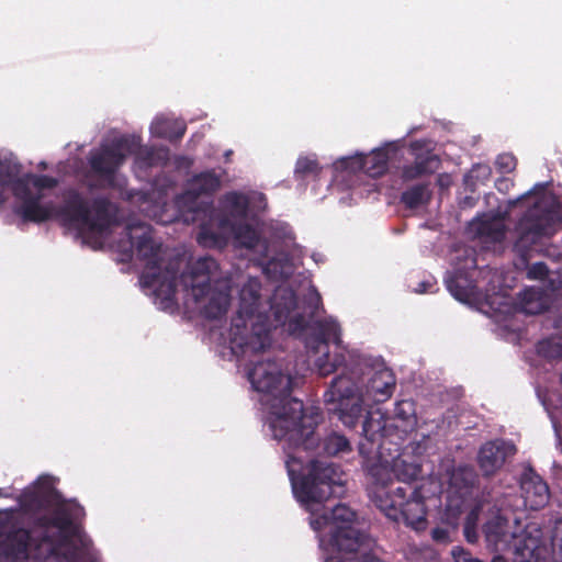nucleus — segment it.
<instances>
[{
    "label": "nucleus",
    "mask_w": 562,
    "mask_h": 562,
    "mask_svg": "<svg viewBox=\"0 0 562 562\" xmlns=\"http://www.w3.org/2000/svg\"><path fill=\"white\" fill-rule=\"evenodd\" d=\"M134 167L140 171H147L153 167H162L169 161L167 147L140 146L134 140L133 153Z\"/></svg>",
    "instance_id": "nucleus-22"
},
{
    "label": "nucleus",
    "mask_w": 562,
    "mask_h": 562,
    "mask_svg": "<svg viewBox=\"0 0 562 562\" xmlns=\"http://www.w3.org/2000/svg\"><path fill=\"white\" fill-rule=\"evenodd\" d=\"M436 283H432L430 281H423L419 283L418 288L416 289V292L418 293H428V292H434V288H435Z\"/></svg>",
    "instance_id": "nucleus-45"
},
{
    "label": "nucleus",
    "mask_w": 562,
    "mask_h": 562,
    "mask_svg": "<svg viewBox=\"0 0 562 562\" xmlns=\"http://www.w3.org/2000/svg\"><path fill=\"white\" fill-rule=\"evenodd\" d=\"M505 216L501 213L482 214L469 224L470 232L477 238L492 243H501L506 233Z\"/></svg>",
    "instance_id": "nucleus-17"
},
{
    "label": "nucleus",
    "mask_w": 562,
    "mask_h": 562,
    "mask_svg": "<svg viewBox=\"0 0 562 562\" xmlns=\"http://www.w3.org/2000/svg\"><path fill=\"white\" fill-rule=\"evenodd\" d=\"M537 352L551 360L562 358V335L539 341L537 344Z\"/></svg>",
    "instance_id": "nucleus-32"
},
{
    "label": "nucleus",
    "mask_w": 562,
    "mask_h": 562,
    "mask_svg": "<svg viewBox=\"0 0 562 562\" xmlns=\"http://www.w3.org/2000/svg\"><path fill=\"white\" fill-rule=\"evenodd\" d=\"M531 194V191L527 192L526 194H522L521 196H519L518 199L514 200V201H510V205H516L518 204L519 202H521L522 200H525L528 195Z\"/></svg>",
    "instance_id": "nucleus-47"
},
{
    "label": "nucleus",
    "mask_w": 562,
    "mask_h": 562,
    "mask_svg": "<svg viewBox=\"0 0 562 562\" xmlns=\"http://www.w3.org/2000/svg\"><path fill=\"white\" fill-rule=\"evenodd\" d=\"M261 283L257 279H249L239 293V308L232 319V340L244 355H257L271 346L270 331L272 328L288 324L291 335H301L310 328L305 345L312 353L323 352L315 361L319 376H328L342 368L339 375L333 379L324 394V401L330 405L338 419L348 428H353L362 420V436L371 443L383 437L384 425L371 416H364L363 398L357 382L345 373L346 357L338 352L330 357L329 342L339 346L341 329L333 318L310 321L303 313L296 312L299 307L296 293L289 286H278L270 297L271 316L260 312Z\"/></svg>",
    "instance_id": "nucleus-1"
},
{
    "label": "nucleus",
    "mask_w": 562,
    "mask_h": 562,
    "mask_svg": "<svg viewBox=\"0 0 562 562\" xmlns=\"http://www.w3.org/2000/svg\"><path fill=\"white\" fill-rule=\"evenodd\" d=\"M254 389L270 395L268 401L273 438L284 440L290 448L319 449V454L334 457L349 452V440L340 434L330 432L322 440L315 437L316 420L304 414L303 402L291 396L293 379L284 373L282 366L269 358L256 361L248 372Z\"/></svg>",
    "instance_id": "nucleus-3"
},
{
    "label": "nucleus",
    "mask_w": 562,
    "mask_h": 562,
    "mask_svg": "<svg viewBox=\"0 0 562 562\" xmlns=\"http://www.w3.org/2000/svg\"><path fill=\"white\" fill-rule=\"evenodd\" d=\"M252 201H258L266 206V195L260 192H252L250 195L238 191L227 192L222 200L226 215L231 218L244 220L248 215L249 206Z\"/></svg>",
    "instance_id": "nucleus-21"
},
{
    "label": "nucleus",
    "mask_w": 562,
    "mask_h": 562,
    "mask_svg": "<svg viewBox=\"0 0 562 562\" xmlns=\"http://www.w3.org/2000/svg\"><path fill=\"white\" fill-rule=\"evenodd\" d=\"M482 531L487 544L495 547V549L507 546L510 539L514 538L508 519L501 514L490 517L484 522Z\"/></svg>",
    "instance_id": "nucleus-23"
},
{
    "label": "nucleus",
    "mask_w": 562,
    "mask_h": 562,
    "mask_svg": "<svg viewBox=\"0 0 562 562\" xmlns=\"http://www.w3.org/2000/svg\"><path fill=\"white\" fill-rule=\"evenodd\" d=\"M389 150L386 148H378L372 150L369 155H359L349 158L347 167L352 170H361L372 178L383 176L389 169Z\"/></svg>",
    "instance_id": "nucleus-20"
},
{
    "label": "nucleus",
    "mask_w": 562,
    "mask_h": 562,
    "mask_svg": "<svg viewBox=\"0 0 562 562\" xmlns=\"http://www.w3.org/2000/svg\"><path fill=\"white\" fill-rule=\"evenodd\" d=\"M491 562H508L503 555H494Z\"/></svg>",
    "instance_id": "nucleus-48"
},
{
    "label": "nucleus",
    "mask_w": 562,
    "mask_h": 562,
    "mask_svg": "<svg viewBox=\"0 0 562 562\" xmlns=\"http://www.w3.org/2000/svg\"><path fill=\"white\" fill-rule=\"evenodd\" d=\"M86 510L75 499H61L36 516L33 531L9 516L0 519V562H97L85 532Z\"/></svg>",
    "instance_id": "nucleus-2"
},
{
    "label": "nucleus",
    "mask_w": 562,
    "mask_h": 562,
    "mask_svg": "<svg viewBox=\"0 0 562 562\" xmlns=\"http://www.w3.org/2000/svg\"><path fill=\"white\" fill-rule=\"evenodd\" d=\"M7 495L4 494L3 490L0 488V497H5Z\"/></svg>",
    "instance_id": "nucleus-50"
},
{
    "label": "nucleus",
    "mask_w": 562,
    "mask_h": 562,
    "mask_svg": "<svg viewBox=\"0 0 562 562\" xmlns=\"http://www.w3.org/2000/svg\"><path fill=\"white\" fill-rule=\"evenodd\" d=\"M322 168L318 161L311 157H299L294 168V176L297 180H303L307 177H317Z\"/></svg>",
    "instance_id": "nucleus-34"
},
{
    "label": "nucleus",
    "mask_w": 562,
    "mask_h": 562,
    "mask_svg": "<svg viewBox=\"0 0 562 562\" xmlns=\"http://www.w3.org/2000/svg\"><path fill=\"white\" fill-rule=\"evenodd\" d=\"M477 481V474L474 469L469 467H459L451 476L453 485L469 488L474 486Z\"/></svg>",
    "instance_id": "nucleus-35"
},
{
    "label": "nucleus",
    "mask_w": 562,
    "mask_h": 562,
    "mask_svg": "<svg viewBox=\"0 0 562 562\" xmlns=\"http://www.w3.org/2000/svg\"><path fill=\"white\" fill-rule=\"evenodd\" d=\"M57 216L65 226L79 229L88 228L90 207L80 192L70 190L65 195L64 203L57 211Z\"/></svg>",
    "instance_id": "nucleus-16"
},
{
    "label": "nucleus",
    "mask_w": 562,
    "mask_h": 562,
    "mask_svg": "<svg viewBox=\"0 0 562 562\" xmlns=\"http://www.w3.org/2000/svg\"><path fill=\"white\" fill-rule=\"evenodd\" d=\"M479 512L472 509L465 517L463 535L469 543H475L479 539L477 532Z\"/></svg>",
    "instance_id": "nucleus-37"
},
{
    "label": "nucleus",
    "mask_w": 562,
    "mask_h": 562,
    "mask_svg": "<svg viewBox=\"0 0 562 562\" xmlns=\"http://www.w3.org/2000/svg\"><path fill=\"white\" fill-rule=\"evenodd\" d=\"M363 447H364V445H363V443H360V445H359V451H360V453H363Z\"/></svg>",
    "instance_id": "nucleus-49"
},
{
    "label": "nucleus",
    "mask_w": 562,
    "mask_h": 562,
    "mask_svg": "<svg viewBox=\"0 0 562 562\" xmlns=\"http://www.w3.org/2000/svg\"><path fill=\"white\" fill-rule=\"evenodd\" d=\"M285 467L294 496L303 505L323 503L342 486L340 467L331 461L311 460L306 472L300 473L302 462L289 454Z\"/></svg>",
    "instance_id": "nucleus-6"
},
{
    "label": "nucleus",
    "mask_w": 562,
    "mask_h": 562,
    "mask_svg": "<svg viewBox=\"0 0 562 562\" xmlns=\"http://www.w3.org/2000/svg\"><path fill=\"white\" fill-rule=\"evenodd\" d=\"M58 180L47 175H40L33 177V186L38 190L54 189L57 187Z\"/></svg>",
    "instance_id": "nucleus-42"
},
{
    "label": "nucleus",
    "mask_w": 562,
    "mask_h": 562,
    "mask_svg": "<svg viewBox=\"0 0 562 562\" xmlns=\"http://www.w3.org/2000/svg\"><path fill=\"white\" fill-rule=\"evenodd\" d=\"M430 200L427 183L412 186L401 194V202L409 210H415Z\"/></svg>",
    "instance_id": "nucleus-30"
},
{
    "label": "nucleus",
    "mask_w": 562,
    "mask_h": 562,
    "mask_svg": "<svg viewBox=\"0 0 562 562\" xmlns=\"http://www.w3.org/2000/svg\"><path fill=\"white\" fill-rule=\"evenodd\" d=\"M551 544L559 562H562V519L557 520L551 535Z\"/></svg>",
    "instance_id": "nucleus-40"
},
{
    "label": "nucleus",
    "mask_w": 562,
    "mask_h": 562,
    "mask_svg": "<svg viewBox=\"0 0 562 562\" xmlns=\"http://www.w3.org/2000/svg\"><path fill=\"white\" fill-rule=\"evenodd\" d=\"M519 483L526 507L531 510H538L549 503V486L531 467L525 468Z\"/></svg>",
    "instance_id": "nucleus-14"
},
{
    "label": "nucleus",
    "mask_w": 562,
    "mask_h": 562,
    "mask_svg": "<svg viewBox=\"0 0 562 562\" xmlns=\"http://www.w3.org/2000/svg\"><path fill=\"white\" fill-rule=\"evenodd\" d=\"M395 389L394 375L389 371L375 372L369 380L367 391L376 403L389 400Z\"/></svg>",
    "instance_id": "nucleus-24"
},
{
    "label": "nucleus",
    "mask_w": 562,
    "mask_h": 562,
    "mask_svg": "<svg viewBox=\"0 0 562 562\" xmlns=\"http://www.w3.org/2000/svg\"><path fill=\"white\" fill-rule=\"evenodd\" d=\"M562 223V203L551 195L542 194L518 220L514 233V251L524 263L531 250L551 238Z\"/></svg>",
    "instance_id": "nucleus-7"
},
{
    "label": "nucleus",
    "mask_w": 562,
    "mask_h": 562,
    "mask_svg": "<svg viewBox=\"0 0 562 562\" xmlns=\"http://www.w3.org/2000/svg\"><path fill=\"white\" fill-rule=\"evenodd\" d=\"M218 266L212 257H202L191 263L178 280L187 290L190 289L195 303L207 297L201 314L207 319L222 318L228 308L231 295L228 290H216L211 286L212 274Z\"/></svg>",
    "instance_id": "nucleus-8"
},
{
    "label": "nucleus",
    "mask_w": 562,
    "mask_h": 562,
    "mask_svg": "<svg viewBox=\"0 0 562 562\" xmlns=\"http://www.w3.org/2000/svg\"><path fill=\"white\" fill-rule=\"evenodd\" d=\"M19 171L16 165L7 160H0V206L7 200L5 191L8 187L13 183V194L21 201L13 209V212L25 223H43L49 220L52 215L50 209L41 204L43 195L41 193L34 194L23 180H15Z\"/></svg>",
    "instance_id": "nucleus-9"
},
{
    "label": "nucleus",
    "mask_w": 562,
    "mask_h": 562,
    "mask_svg": "<svg viewBox=\"0 0 562 562\" xmlns=\"http://www.w3.org/2000/svg\"><path fill=\"white\" fill-rule=\"evenodd\" d=\"M496 168L503 173H509L517 167V158L509 153H504L497 156L495 161Z\"/></svg>",
    "instance_id": "nucleus-39"
},
{
    "label": "nucleus",
    "mask_w": 562,
    "mask_h": 562,
    "mask_svg": "<svg viewBox=\"0 0 562 562\" xmlns=\"http://www.w3.org/2000/svg\"><path fill=\"white\" fill-rule=\"evenodd\" d=\"M457 525L449 521V526H437L431 529L430 535L434 542L438 544H448L451 542V531Z\"/></svg>",
    "instance_id": "nucleus-38"
},
{
    "label": "nucleus",
    "mask_w": 562,
    "mask_h": 562,
    "mask_svg": "<svg viewBox=\"0 0 562 562\" xmlns=\"http://www.w3.org/2000/svg\"><path fill=\"white\" fill-rule=\"evenodd\" d=\"M513 186H514V182L507 178H501L496 181V188L501 192L507 191Z\"/></svg>",
    "instance_id": "nucleus-44"
},
{
    "label": "nucleus",
    "mask_w": 562,
    "mask_h": 562,
    "mask_svg": "<svg viewBox=\"0 0 562 562\" xmlns=\"http://www.w3.org/2000/svg\"><path fill=\"white\" fill-rule=\"evenodd\" d=\"M133 146L134 138L123 136L90 151L88 156L89 170L91 176L98 180V188H120L117 172L127 156L133 153Z\"/></svg>",
    "instance_id": "nucleus-10"
},
{
    "label": "nucleus",
    "mask_w": 562,
    "mask_h": 562,
    "mask_svg": "<svg viewBox=\"0 0 562 562\" xmlns=\"http://www.w3.org/2000/svg\"><path fill=\"white\" fill-rule=\"evenodd\" d=\"M125 231L137 258L145 262L139 277L142 286L154 289L158 295L165 294L166 299L175 296L182 260L175 257L162 266L166 251L162 243L154 238V229L149 224L131 221Z\"/></svg>",
    "instance_id": "nucleus-4"
},
{
    "label": "nucleus",
    "mask_w": 562,
    "mask_h": 562,
    "mask_svg": "<svg viewBox=\"0 0 562 562\" xmlns=\"http://www.w3.org/2000/svg\"><path fill=\"white\" fill-rule=\"evenodd\" d=\"M514 562H531L537 557L540 539L531 536L516 537L514 535Z\"/></svg>",
    "instance_id": "nucleus-29"
},
{
    "label": "nucleus",
    "mask_w": 562,
    "mask_h": 562,
    "mask_svg": "<svg viewBox=\"0 0 562 562\" xmlns=\"http://www.w3.org/2000/svg\"><path fill=\"white\" fill-rule=\"evenodd\" d=\"M221 187V178L214 170H206L195 175L190 183V190L195 196L213 194Z\"/></svg>",
    "instance_id": "nucleus-28"
},
{
    "label": "nucleus",
    "mask_w": 562,
    "mask_h": 562,
    "mask_svg": "<svg viewBox=\"0 0 562 562\" xmlns=\"http://www.w3.org/2000/svg\"><path fill=\"white\" fill-rule=\"evenodd\" d=\"M321 304V296L318 294L314 295V296H311L307 301V305H308V308H310V317H314V315L316 314L317 310H318V306Z\"/></svg>",
    "instance_id": "nucleus-43"
},
{
    "label": "nucleus",
    "mask_w": 562,
    "mask_h": 562,
    "mask_svg": "<svg viewBox=\"0 0 562 562\" xmlns=\"http://www.w3.org/2000/svg\"><path fill=\"white\" fill-rule=\"evenodd\" d=\"M549 269L544 262H536L531 265L527 271L530 280H543L548 277Z\"/></svg>",
    "instance_id": "nucleus-41"
},
{
    "label": "nucleus",
    "mask_w": 562,
    "mask_h": 562,
    "mask_svg": "<svg viewBox=\"0 0 562 562\" xmlns=\"http://www.w3.org/2000/svg\"><path fill=\"white\" fill-rule=\"evenodd\" d=\"M392 472L398 482L406 484L405 487H412L411 484L420 476L422 465L414 461H407L403 457L393 460Z\"/></svg>",
    "instance_id": "nucleus-27"
},
{
    "label": "nucleus",
    "mask_w": 562,
    "mask_h": 562,
    "mask_svg": "<svg viewBox=\"0 0 562 562\" xmlns=\"http://www.w3.org/2000/svg\"><path fill=\"white\" fill-rule=\"evenodd\" d=\"M234 222L226 213L214 211L199 226L196 243L204 248L223 249L232 237Z\"/></svg>",
    "instance_id": "nucleus-12"
},
{
    "label": "nucleus",
    "mask_w": 562,
    "mask_h": 562,
    "mask_svg": "<svg viewBox=\"0 0 562 562\" xmlns=\"http://www.w3.org/2000/svg\"><path fill=\"white\" fill-rule=\"evenodd\" d=\"M526 311H527L528 313H536V311H532V310H531V308H529L528 306H526Z\"/></svg>",
    "instance_id": "nucleus-51"
},
{
    "label": "nucleus",
    "mask_w": 562,
    "mask_h": 562,
    "mask_svg": "<svg viewBox=\"0 0 562 562\" xmlns=\"http://www.w3.org/2000/svg\"><path fill=\"white\" fill-rule=\"evenodd\" d=\"M367 549L368 548H362V550ZM358 552L359 550L353 553H346L345 551L336 552L328 557L325 562H384L372 552L363 551L359 557L357 555Z\"/></svg>",
    "instance_id": "nucleus-33"
},
{
    "label": "nucleus",
    "mask_w": 562,
    "mask_h": 562,
    "mask_svg": "<svg viewBox=\"0 0 562 562\" xmlns=\"http://www.w3.org/2000/svg\"><path fill=\"white\" fill-rule=\"evenodd\" d=\"M393 418L397 422V428L403 431L414 429L417 425L416 405L413 400L397 401L393 409Z\"/></svg>",
    "instance_id": "nucleus-26"
},
{
    "label": "nucleus",
    "mask_w": 562,
    "mask_h": 562,
    "mask_svg": "<svg viewBox=\"0 0 562 562\" xmlns=\"http://www.w3.org/2000/svg\"><path fill=\"white\" fill-rule=\"evenodd\" d=\"M468 270L457 268L456 271L446 279V285L451 295L460 302H469L473 299L475 293V282L472 278V272L476 266V261L473 257L468 259Z\"/></svg>",
    "instance_id": "nucleus-19"
},
{
    "label": "nucleus",
    "mask_w": 562,
    "mask_h": 562,
    "mask_svg": "<svg viewBox=\"0 0 562 562\" xmlns=\"http://www.w3.org/2000/svg\"><path fill=\"white\" fill-rule=\"evenodd\" d=\"M516 453V447L503 440L485 442L479 450L477 464L484 476H492L502 469L507 458Z\"/></svg>",
    "instance_id": "nucleus-15"
},
{
    "label": "nucleus",
    "mask_w": 562,
    "mask_h": 562,
    "mask_svg": "<svg viewBox=\"0 0 562 562\" xmlns=\"http://www.w3.org/2000/svg\"><path fill=\"white\" fill-rule=\"evenodd\" d=\"M119 207L106 196H97L92 200L90 207V221L88 229L102 233L111 226L116 225Z\"/></svg>",
    "instance_id": "nucleus-18"
},
{
    "label": "nucleus",
    "mask_w": 562,
    "mask_h": 562,
    "mask_svg": "<svg viewBox=\"0 0 562 562\" xmlns=\"http://www.w3.org/2000/svg\"><path fill=\"white\" fill-rule=\"evenodd\" d=\"M22 507H26V503L21 502Z\"/></svg>",
    "instance_id": "nucleus-52"
},
{
    "label": "nucleus",
    "mask_w": 562,
    "mask_h": 562,
    "mask_svg": "<svg viewBox=\"0 0 562 562\" xmlns=\"http://www.w3.org/2000/svg\"><path fill=\"white\" fill-rule=\"evenodd\" d=\"M150 130L155 136L177 143L184 136L187 125L179 120L156 119Z\"/></svg>",
    "instance_id": "nucleus-25"
},
{
    "label": "nucleus",
    "mask_w": 562,
    "mask_h": 562,
    "mask_svg": "<svg viewBox=\"0 0 562 562\" xmlns=\"http://www.w3.org/2000/svg\"><path fill=\"white\" fill-rule=\"evenodd\" d=\"M356 512L345 504H337L331 509L333 529L330 543L337 552L353 553L362 548L371 547L372 540L353 526Z\"/></svg>",
    "instance_id": "nucleus-11"
},
{
    "label": "nucleus",
    "mask_w": 562,
    "mask_h": 562,
    "mask_svg": "<svg viewBox=\"0 0 562 562\" xmlns=\"http://www.w3.org/2000/svg\"><path fill=\"white\" fill-rule=\"evenodd\" d=\"M369 474L375 479V485L369 491L372 503L389 519L400 522L419 532L427 528V508L422 488L402 487L392 488L387 484L389 472L382 465H372Z\"/></svg>",
    "instance_id": "nucleus-5"
},
{
    "label": "nucleus",
    "mask_w": 562,
    "mask_h": 562,
    "mask_svg": "<svg viewBox=\"0 0 562 562\" xmlns=\"http://www.w3.org/2000/svg\"><path fill=\"white\" fill-rule=\"evenodd\" d=\"M457 562H483L479 558L472 557L469 552L462 551L461 557L457 559Z\"/></svg>",
    "instance_id": "nucleus-46"
},
{
    "label": "nucleus",
    "mask_w": 562,
    "mask_h": 562,
    "mask_svg": "<svg viewBox=\"0 0 562 562\" xmlns=\"http://www.w3.org/2000/svg\"><path fill=\"white\" fill-rule=\"evenodd\" d=\"M463 499L459 496L448 495L446 506H445V515L447 520L452 525L458 524V519L463 510Z\"/></svg>",
    "instance_id": "nucleus-36"
},
{
    "label": "nucleus",
    "mask_w": 562,
    "mask_h": 562,
    "mask_svg": "<svg viewBox=\"0 0 562 562\" xmlns=\"http://www.w3.org/2000/svg\"><path fill=\"white\" fill-rule=\"evenodd\" d=\"M232 236L236 243L247 249H255L260 243V235L250 224H235Z\"/></svg>",
    "instance_id": "nucleus-31"
},
{
    "label": "nucleus",
    "mask_w": 562,
    "mask_h": 562,
    "mask_svg": "<svg viewBox=\"0 0 562 562\" xmlns=\"http://www.w3.org/2000/svg\"><path fill=\"white\" fill-rule=\"evenodd\" d=\"M409 149L414 156V161L403 166L401 178L404 181H413L424 176L432 175L439 169L441 165L439 157L430 149H424L423 142H413Z\"/></svg>",
    "instance_id": "nucleus-13"
}]
</instances>
